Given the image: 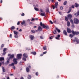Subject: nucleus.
Here are the masks:
<instances>
[{
  "label": "nucleus",
  "mask_w": 79,
  "mask_h": 79,
  "mask_svg": "<svg viewBox=\"0 0 79 79\" xmlns=\"http://www.w3.org/2000/svg\"><path fill=\"white\" fill-rule=\"evenodd\" d=\"M17 60L16 59H14L13 60V61L14 63H12L11 64H9V66H13L15 65V64H16L17 63H18V62L16 61Z\"/></svg>",
  "instance_id": "f257e3e1"
},
{
  "label": "nucleus",
  "mask_w": 79,
  "mask_h": 79,
  "mask_svg": "<svg viewBox=\"0 0 79 79\" xmlns=\"http://www.w3.org/2000/svg\"><path fill=\"white\" fill-rule=\"evenodd\" d=\"M40 25L41 26L43 27V28H46V29H49V27H48V26H45V25L44 24H43V23H42V22L40 23Z\"/></svg>",
  "instance_id": "f03ea898"
},
{
  "label": "nucleus",
  "mask_w": 79,
  "mask_h": 79,
  "mask_svg": "<svg viewBox=\"0 0 79 79\" xmlns=\"http://www.w3.org/2000/svg\"><path fill=\"white\" fill-rule=\"evenodd\" d=\"M74 21L75 24H79V20L75 18L74 19Z\"/></svg>",
  "instance_id": "7ed1b4c3"
},
{
  "label": "nucleus",
  "mask_w": 79,
  "mask_h": 79,
  "mask_svg": "<svg viewBox=\"0 0 79 79\" xmlns=\"http://www.w3.org/2000/svg\"><path fill=\"white\" fill-rule=\"evenodd\" d=\"M71 32L72 33L73 35V36H74L75 34L76 35H77V34H78V32H74V31H71Z\"/></svg>",
  "instance_id": "20e7f679"
},
{
  "label": "nucleus",
  "mask_w": 79,
  "mask_h": 79,
  "mask_svg": "<svg viewBox=\"0 0 79 79\" xmlns=\"http://www.w3.org/2000/svg\"><path fill=\"white\" fill-rule=\"evenodd\" d=\"M21 56H22V55L21 54H17V59H21Z\"/></svg>",
  "instance_id": "39448f33"
},
{
  "label": "nucleus",
  "mask_w": 79,
  "mask_h": 79,
  "mask_svg": "<svg viewBox=\"0 0 79 79\" xmlns=\"http://www.w3.org/2000/svg\"><path fill=\"white\" fill-rule=\"evenodd\" d=\"M76 42L77 43H79V40L77 38H75V40L73 41V42Z\"/></svg>",
  "instance_id": "423d86ee"
},
{
  "label": "nucleus",
  "mask_w": 79,
  "mask_h": 79,
  "mask_svg": "<svg viewBox=\"0 0 79 79\" xmlns=\"http://www.w3.org/2000/svg\"><path fill=\"white\" fill-rule=\"evenodd\" d=\"M9 61H10V59L9 58H7V63H5V65H7V64H8Z\"/></svg>",
  "instance_id": "0eeeda50"
},
{
  "label": "nucleus",
  "mask_w": 79,
  "mask_h": 79,
  "mask_svg": "<svg viewBox=\"0 0 79 79\" xmlns=\"http://www.w3.org/2000/svg\"><path fill=\"white\" fill-rule=\"evenodd\" d=\"M67 32H68V33H70L71 32V29H70L67 28Z\"/></svg>",
  "instance_id": "6e6552de"
},
{
  "label": "nucleus",
  "mask_w": 79,
  "mask_h": 79,
  "mask_svg": "<svg viewBox=\"0 0 79 79\" xmlns=\"http://www.w3.org/2000/svg\"><path fill=\"white\" fill-rule=\"evenodd\" d=\"M29 68H31V66H28V67L26 68L27 72H29Z\"/></svg>",
  "instance_id": "1a4fd4ad"
},
{
  "label": "nucleus",
  "mask_w": 79,
  "mask_h": 79,
  "mask_svg": "<svg viewBox=\"0 0 79 79\" xmlns=\"http://www.w3.org/2000/svg\"><path fill=\"white\" fill-rule=\"evenodd\" d=\"M38 31H42V28L41 27H39L38 28Z\"/></svg>",
  "instance_id": "9d476101"
},
{
  "label": "nucleus",
  "mask_w": 79,
  "mask_h": 79,
  "mask_svg": "<svg viewBox=\"0 0 79 79\" xmlns=\"http://www.w3.org/2000/svg\"><path fill=\"white\" fill-rule=\"evenodd\" d=\"M21 24L22 25H23L24 26H26V24L25 23V21L24 20H23L22 22L21 23Z\"/></svg>",
  "instance_id": "9b49d317"
},
{
  "label": "nucleus",
  "mask_w": 79,
  "mask_h": 79,
  "mask_svg": "<svg viewBox=\"0 0 79 79\" xmlns=\"http://www.w3.org/2000/svg\"><path fill=\"white\" fill-rule=\"evenodd\" d=\"M45 13L44 12H41L40 15L41 16H45Z\"/></svg>",
  "instance_id": "f8f14e48"
},
{
  "label": "nucleus",
  "mask_w": 79,
  "mask_h": 79,
  "mask_svg": "<svg viewBox=\"0 0 79 79\" xmlns=\"http://www.w3.org/2000/svg\"><path fill=\"white\" fill-rule=\"evenodd\" d=\"M72 18V15H71L69 14L68 15V19H71Z\"/></svg>",
  "instance_id": "ddd939ff"
},
{
  "label": "nucleus",
  "mask_w": 79,
  "mask_h": 79,
  "mask_svg": "<svg viewBox=\"0 0 79 79\" xmlns=\"http://www.w3.org/2000/svg\"><path fill=\"white\" fill-rule=\"evenodd\" d=\"M23 56L24 57H25V58H27V54L26 53H24L23 54Z\"/></svg>",
  "instance_id": "4468645a"
},
{
  "label": "nucleus",
  "mask_w": 79,
  "mask_h": 79,
  "mask_svg": "<svg viewBox=\"0 0 79 79\" xmlns=\"http://www.w3.org/2000/svg\"><path fill=\"white\" fill-rule=\"evenodd\" d=\"M30 37L31 40H33L34 38V36L33 35H31L30 36Z\"/></svg>",
  "instance_id": "2eb2a0df"
},
{
  "label": "nucleus",
  "mask_w": 79,
  "mask_h": 79,
  "mask_svg": "<svg viewBox=\"0 0 79 79\" xmlns=\"http://www.w3.org/2000/svg\"><path fill=\"white\" fill-rule=\"evenodd\" d=\"M63 33L65 35H67V32H66V31L65 30H64L63 31Z\"/></svg>",
  "instance_id": "dca6fc26"
},
{
  "label": "nucleus",
  "mask_w": 79,
  "mask_h": 79,
  "mask_svg": "<svg viewBox=\"0 0 79 79\" xmlns=\"http://www.w3.org/2000/svg\"><path fill=\"white\" fill-rule=\"evenodd\" d=\"M60 35H57V37H56L55 38L56 39H57V40H59V38H60Z\"/></svg>",
  "instance_id": "f3484780"
},
{
  "label": "nucleus",
  "mask_w": 79,
  "mask_h": 79,
  "mask_svg": "<svg viewBox=\"0 0 79 79\" xmlns=\"http://www.w3.org/2000/svg\"><path fill=\"white\" fill-rule=\"evenodd\" d=\"M14 33L15 35H18V32L16 31H14Z\"/></svg>",
  "instance_id": "a211bd4d"
},
{
  "label": "nucleus",
  "mask_w": 79,
  "mask_h": 79,
  "mask_svg": "<svg viewBox=\"0 0 79 79\" xmlns=\"http://www.w3.org/2000/svg\"><path fill=\"white\" fill-rule=\"evenodd\" d=\"M56 31H58L59 33H60L61 32V31H60V29H59L58 28H56Z\"/></svg>",
  "instance_id": "6ab92c4d"
},
{
  "label": "nucleus",
  "mask_w": 79,
  "mask_h": 79,
  "mask_svg": "<svg viewBox=\"0 0 79 79\" xmlns=\"http://www.w3.org/2000/svg\"><path fill=\"white\" fill-rule=\"evenodd\" d=\"M15 29V27L14 26H12L11 27L10 30L11 31H13V30H14Z\"/></svg>",
  "instance_id": "aec40b11"
},
{
  "label": "nucleus",
  "mask_w": 79,
  "mask_h": 79,
  "mask_svg": "<svg viewBox=\"0 0 79 79\" xmlns=\"http://www.w3.org/2000/svg\"><path fill=\"white\" fill-rule=\"evenodd\" d=\"M4 60V57H0V61H3Z\"/></svg>",
  "instance_id": "412c9836"
},
{
  "label": "nucleus",
  "mask_w": 79,
  "mask_h": 79,
  "mask_svg": "<svg viewBox=\"0 0 79 79\" xmlns=\"http://www.w3.org/2000/svg\"><path fill=\"white\" fill-rule=\"evenodd\" d=\"M2 69L3 72H6V70L5 69V67H2Z\"/></svg>",
  "instance_id": "4be33fe9"
},
{
  "label": "nucleus",
  "mask_w": 79,
  "mask_h": 79,
  "mask_svg": "<svg viewBox=\"0 0 79 79\" xmlns=\"http://www.w3.org/2000/svg\"><path fill=\"white\" fill-rule=\"evenodd\" d=\"M67 26L69 27L70 26V22L69 21L67 22Z\"/></svg>",
  "instance_id": "5701e85b"
},
{
  "label": "nucleus",
  "mask_w": 79,
  "mask_h": 79,
  "mask_svg": "<svg viewBox=\"0 0 79 79\" xmlns=\"http://www.w3.org/2000/svg\"><path fill=\"white\" fill-rule=\"evenodd\" d=\"M14 37L15 38L17 39V38H18V35H14Z\"/></svg>",
  "instance_id": "b1692460"
},
{
  "label": "nucleus",
  "mask_w": 79,
  "mask_h": 79,
  "mask_svg": "<svg viewBox=\"0 0 79 79\" xmlns=\"http://www.w3.org/2000/svg\"><path fill=\"white\" fill-rule=\"evenodd\" d=\"M52 7L53 9V10H54V9H55V8H57V6H52Z\"/></svg>",
  "instance_id": "393cba45"
},
{
  "label": "nucleus",
  "mask_w": 79,
  "mask_h": 79,
  "mask_svg": "<svg viewBox=\"0 0 79 79\" xmlns=\"http://www.w3.org/2000/svg\"><path fill=\"white\" fill-rule=\"evenodd\" d=\"M15 55H12L10 56V58H13L14 57Z\"/></svg>",
  "instance_id": "a878e982"
},
{
  "label": "nucleus",
  "mask_w": 79,
  "mask_h": 79,
  "mask_svg": "<svg viewBox=\"0 0 79 79\" xmlns=\"http://www.w3.org/2000/svg\"><path fill=\"white\" fill-rule=\"evenodd\" d=\"M78 6H79V5L77 3H75V7H78Z\"/></svg>",
  "instance_id": "bb28decb"
},
{
  "label": "nucleus",
  "mask_w": 79,
  "mask_h": 79,
  "mask_svg": "<svg viewBox=\"0 0 79 79\" xmlns=\"http://www.w3.org/2000/svg\"><path fill=\"white\" fill-rule=\"evenodd\" d=\"M34 9L35 11H39V9L37 8L34 7Z\"/></svg>",
  "instance_id": "cd10ccee"
},
{
  "label": "nucleus",
  "mask_w": 79,
  "mask_h": 79,
  "mask_svg": "<svg viewBox=\"0 0 79 79\" xmlns=\"http://www.w3.org/2000/svg\"><path fill=\"white\" fill-rule=\"evenodd\" d=\"M46 11L47 13H48V12H49V9H48V8H46Z\"/></svg>",
  "instance_id": "c85d7f7f"
},
{
  "label": "nucleus",
  "mask_w": 79,
  "mask_h": 79,
  "mask_svg": "<svg viewBox=\"0 0 79 79\" xmlns=\"http://www.w3.org/2000/svg\"><path fill=\"white\" fill-rule=\"evenodd\" d=\"M56 33H57V32L56 31V30H54V31L53 32V34H56Z\"/></svg>",
  "instance_id": "c756f323"
},
{
  "label": "nucleus",
  "mask_w": 79,
  "mask_h": 79,
  "mask_svg": "<svg viewBox=\"0 0 79 79\" xmlns=\"http://www.w3.org/2000/svg\"><path fill=\"white\" fill-rule=\"evenodd\" d=\"M28 79H31V76L30 75H28Z\"/></svg>",
  "instance_id": "7c9ffc66"
},
{
  "label": "nucleus",
  "mask_w": 79,
  "mask_h": 79,
  "mask_svg": "<svg viewBox=\"0 0 79 79\" xmlns=\"http://www.w3.org/2000/svg\"><path fill=\"white\" fill-rule=\"evenodd\" d=\"M69 37L71 38H72V37H73V35L72 34H70L69 35Z\"/></svg>",
  "instance_id": "2f4dec72"
},
{
  "label": "nucleus",
  "mask_w": 79,
  "mask_h": 79,
  "mask_svg": "<svg viewBox=\"0 0 79 79\" xmlns=\"http://www.w3.org/2000/svg\"><path fill=\"white\" fill-rule=\"evenodd\" d=\"M31 53H32L33 55H36V52H31Z\"/></svg>",
  "instance_id": "473e14b6"
},
{
  "label": "nucleus",
  "mask_w": 79,
  "mask_h": 79,
  "mask_svg": "<svg viewBox=\"0 0 79 79\" xmlns=\"http://www.w3.org/2000/svg\"><path fill=\"white\" fill-rule=\"evenodd\" d=\"M6 48H4L3 50V52H5L6 50Z\"/></svg>",
  "instance_id": "72a5a7b5"
},
{
  "label": "nucleus",
  "mask_w": 79,
  "mask_h": 79,
  "mask_svg": "<svg viewBox=\"0 0 79 79\" xmlns=\"http://www.w3.org/2000/svg\"><path fill=\"white\" fill-rule=\"evenodd\" d=\"M67 3V1H65L64 3V5H66V4Z\"/></svg>",
  "instance_id": "f704fd0d"
},
{
  "label": "nucleus",
  "mask_w": 79,
  "mask_h": 79,
  "mask_svg": "<svg viewBox=\"0 0 79 79\" xmlns=\"http://www.w3.org/2000/svg\"><path fill=\"white\" fill-rule=\"evenodd\" d=\"M40 39H44V38L43 37V36H40Z\"/></svg>",
  "instance_id": "c9c22d12"
},
{
  "label": "nucleus",
  "mask_w": 79,
  "mask_h": 79,
  "mask_svg": "<svg viewBox=\"0 0 79 79\" xmlns=\"http://www.w3.org/2000/svg\"><path fill=\"white\" fill-rule=\"evenodd\" d=\"M43 49L44 50H47V47H46V46H45V47H43Z\"/></svg>",
  "instance_id": "e433bc0d"
},
{
  "label": "nucleus",
  "mask_w": 79,
  "mask_h": 79,
  "mask_svg": "<svg viewBox=\"0 0 79 79\" xmlns=\"http://www.w3.org/2000/svg\"><path fill=\"white\" fill-rule=\"evenodd\" d=\"M65 21H68V19L67 18V17H65Z\"/></svg>",
  "instance_id": "4c0bfd02"
},
{
  "label": "nucleus",
  "mask_w": 79,
  "mask_h": 79,
  "mask_svg": "<svg viewBox=\"0 0 79 79\" xmlns=\"http://www.w3.org/2000/svg\"><path fill=\"white\" fill-rule=\"evenodd\" d=\"M31 32H32V33H35V31L34 30H31Z\"/></svg>",
  "instance_id": "58836bf2"
},
{
  "label": "nucleus",
  "mask_w": 79,
  "mask_h": 79,
  "mask_svg": "<svg viewBox=\"0 0 79 79\" xmlns=\"http://www.w3.org/2000/svg\"><path fill=\"white\" fill-rule=\"evenodd\" d=\"M71 23L72 24H73V20H72V19H71L70 20V21Z\"/></svg>",
  "instance_id": "ea45409f"
},
{
  "label": "nucleus",
  "mask_w": 79,
  "mask_h": 79,
  "mask_svg": "<svg viewBox=\"0 0 79 79\" xmlns=\"http://www.w3.org/2000/svg\"><path fill=\"white\" fill-rule=\"evenodd\" d=\"M23 60H24V61H26V59L24 57L23 58Z\"/></svg>",
  "instance_id": "a19ab883"
},
{
  "label": "nucleus",
  "mask_w": 79,
  "mask_h": 79,
  "mask_svg": "<svg viewBox=\"0 0 79 79\" xmlns=\"http://www.w3.org/2000/svg\"><path fill=\"white\" fill-rule=\"evenodd\" d=\"M55 6H58V2H56L55 3Z\"/></svg>",
  "instance_id": "79ce46f5"
},
{
  "label": "nucleus",
  "mask_w": 79,
  "mask_h": 79,
  "mask_svg": "<svg viewBox=\"0 0 79 79\" xmlns=\"http://www.w3.org/2000/svg\"><path fill=\"white\" fill-rule=\"evenodd\" d=\"M4 46V45H3V44H2V46H1V49H2V48H3V46Z\"/></svg>",
  "instance_id": "37998d69"
},
{
  "label": "nucleus",
  "mask_w": 79,
  "mask_h": 79,
  "mask_svg": "<svg viewBox=\"0 0 79 79\" xmlns=\"http://www.w3.org/2000/svg\"><path fill=\"white\" fill-rule=\"evenodd\" d=\"M40 11L41 13H42V12H44V11H43V10L42 9H40Z\"/></svg>",
  "instance_id": "c03bdc74"
},
{
  "label": "nucleus",
  "mask_w": 79,
  "mask_h": 79,
  "mask_svg": "<svg viewBox=\"0 0 79 79\" xmlns=\"http://www.w3.org/2000/svg\"><path fill=\"white\" fill-rule=\"evenodd\" d=\"M49 22H50V23H51V24H53V22H52V21L50 20Z\"/></svg>",
  "instance_id": "a18cd8bd"
},
{
  "label": "nucleus",
  "mask_w": 79,
  "mask_h": 79,
  "mask_svg": "<svg viewBox=\"0 0 79 79\" xmlns=\"http://www.w3.org/2000/svg\"><path fill=\"white\" fill-rule=\"evenodd\" d=\"M3 53L2 54V55H5V54H6V52H3Z\"/></svg>",
  "instance_id": "49530a36"
},
{
  "label": "nucleus",
  "mask_w": 79,
  "mask_h": 79,
  "mask_svg": "<svg viewBox=\"0 0 79 79\" xmlns=\"http://www.w3.org/2000/svg\"><path fill=\"white\" fill-rule=\"evenodd\" d=\"M60 9L61 10H63V6H60Z\"/></svg>",
  "instance_id": "de8ad7c7"
},
{
  "label": "nucleus",
  "mask_w": 79,
  "mask_h": 79,
  "mask_svg": "<svg viewBox=\"0 0 79 79\" xmlns=\"http://www.w3.org/2000/svg\"><path fill=\"white\" fill-rule=\"evenodd\" d=\"M71 7L72 8H74V5H72Z\"/></svg>",
  "instance_id": "09e8293b"
},
{
  "label": "nucleus",
  "mask_w": 79,
  "mask_h": 79,
  "mask_svg": "<svg viewBox=\"0 0 79 79\" xmlns=\"http://www.w3.org/2000/svg\"><path fill=\"white\" fill-rule=\"evenodd\" d=\"M10 38H12V34H10Z\"/></svg>",
  "instance_id": "8fccbe9b"
},
{
  "label": "nucleus",
  "mask_w": 79,
  "mask_h": 79,
  "mask_svg": "<svg viewBox=\"0 0 79 79\" xmlns=\"http://www.w3.org/2000/svg\"><path fill=\"white\" fill-rule=\"evenodd\" d=\"M31 21H35V19H34V18H32V19L31 20Z\"/></svg>",
  "instance_id": "3c124183"
},
{
  "label": "nucleus",
  "mask_w": 79,
  "mask_h": 79,
  "mask_svg": "<svg viewBox=\"0 0 79 79\" xmlns=\"http://www.w3.org/2000/svg\"><path fill=\"white\" fill-rule=\"evenodd\" d=\"M36 76H38L39 75V73H38V72H36Z\"/></svg>",
  "instance_id": "603ef678"
},
{
  "label": "nucleus",
  "mask_w": 79,
  "mask_h": 79,
  "mask_svg": "<svg viewBox=\"0 0 79 79\" xmlns=\"http://www.w3.org/2000/svg\"><path fill=\"white\" fill-rule=\"evenodd\" d=\"M69 10L70 11H71V7H70L69 8Z\"/></svg>",
  "instance_id": "864d4df0"
},
{
  "label": "nucleus",
  "mask_w": 79,
  "mask_h": 79,
  "mask_svg": "<svg viewBox=\"0 0 79 79\" xmlns=\"http://www.w3.org/2000/svg\"><path fill=\"white\" fill-rule=\"evenodd\" d=\"M21 16H24V13H23L22 14H21Z\"/></svg>",
  "instance_id": "5fc2aeb1"
},
{
  "label": "nucleus",
  "mask_w": 79,
  "mask_h": 79,
  "mask_svg": "<svg viewBox=\"0 0 79 79\" xmlns=\"http://www.w3.org/2000/svg\"><path fill=\"white\" fill-rule=\"evenodd\" d=\"M19 31V32H21V31H22V29H20Z\"/></svg>",
  "instance_id": "6e6d98bb"
},
{
  "label": "nucleus",
  "mask_w": 79,
  "mask_h": 79,
  "mask_svg": "<svg viewBox=\"0 0 79 79\" xmlns=\"http://www.w3.org/2000/svg\"><path fill=\"white\" fill-rule=\"evenodd\" d=\"M43 54H46V53H47V52H43Z\"/></svg>",
  "instance_id": "4d7b16f0"
},
{
  "label": "nucleus",
  "mask_w": 79,
  "mask_h": 79,
  "mask_svg": "<svg viewBox=\"0 0 79 79\" xmlns=\"http://www.w3.org/2000/svg\"><path fill=\"white\" fill-rule=\"evenodd\" d=\"M13 69H15V66H13Z\"/></svg>",
  "instance_id": "13d9d810"
},
{
  "label": "nucleus",
  "mask_w": 79,
  "mask_h": 79,
  "mask_svg": "<svg viewBox=\"0 0 79 79\" xmlns=\"http://www.w3.org/2000/svg\"><path fill=\"white\" fill-rule=\"evenodd\" d=\"M70 12H71V10H69V11H68L67 12V13H70Z\"/></svg>",
  "instance_id": "bf43d9fd"
},
{
  "label": "nucleus",
  "mask_w": 79,
  "mask_h": 79,
  "mask_svg": "<svg viewBox=\"0 0 79 79\" xmlns=\"http://www.w3.org/2000/svg\"><path fill=\"white\" fill-rule=\"evenodd\" d=\"M20 23L19 22H18L17 23V25H19V24H20Z\"/></svg>",
  "instance_id": "052dcab7"
},
{
  "label": "nucleus",
  "mask_w": 79,
  "mask_h": 79,
  "mask_svg": "<svg viewBox=\"0 0 79 79\" xmlns=\"http://www.w3.org/2000/svg\"><path fill=\"white\" fill-rule=\"evenodd\" d=\"M29 24H32V22H30L29 23Z\"/></svg>",
  "instance_id": "680f3d73"
},
{
  "label": "nucleus",
  "mask_w": 79,
  "mask_h": 79,
  "mask_svg": "<svg viewBox=\"0 0 79 79\" xmlns=\"http://www.w3.org/2000/svg\"><path fill=\"white\" fill-rule=\"evenodd\" d=\"M27 21H28V22H30V20L29 19H28Z\"/></svg>",
  "instance_id": "e2e57ef3"
},
{
  "label": "nucleus",
  "mask_w": 79,
  "mask_h": 79,
  "mask_svg": "<svg viewBox=\"0 0 79 79\" xmlns=\"http://www.w3.org/2000/svg\"><path fill=\"white\" fill-rule=\"evenodd\" d=\"M20 79H24V78H23V77H21Z\"/></svg>",
  "instance_id": "0e129e2a"
},
{
  "label": "nucleus",
  "mask_w": 79,
  "mask_h": 79,
  "mask_svg": "<svg viewBox=\"0 0 79 79\" xmlns=\"http://www.w3.org/2000/svg\"><path fill=\"white\" fill-rule=\"evenodd\" d=\"M72 27H75L74 25H72Z\"/></svg>",
  "instance_id": "69168bd1"
},
{
  "label": "nucleus",
  "mask_w": 79,
  "mask_h": 79,
  "mask_svg": "<svg viewBox=\"0 0 79 79\" xmlns=\"http://www.w3.org/2000/svg\"><path fill=\"white\" fill-rule=\"evenodd\" d=\"M2 2H3L2 0H1V3H2Z\"/></svg>",
  "instance_id": "338daca9"
},
{
  "label": "nucleus",
  "mask_w": 79,
  "mask_h": 79,
  "mask_svg": "<svg viewBox=\"0 0 79 79\" xmlns=\"http://www.w3.org/2000/svg\"><path fill=\"white\" fill-rule=\"evenodd\" d=\"M77 15H79V11H78V13H77Z\"/></svg>",
  "instance_id": "774afa93"
}]
</instances>
